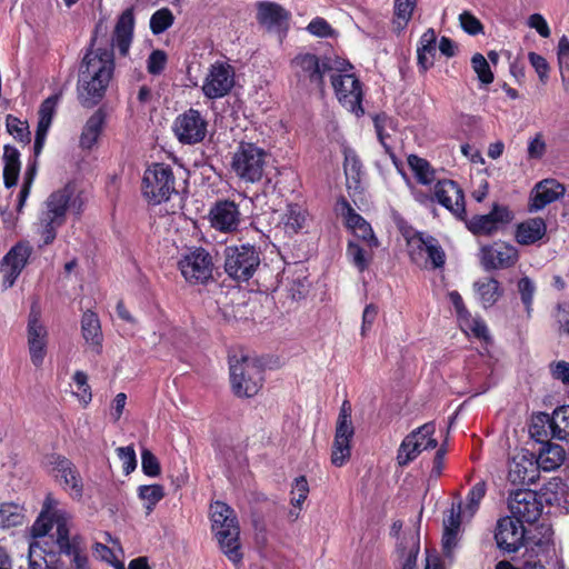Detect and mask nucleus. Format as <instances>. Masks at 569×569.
<instances>
[{"instance_id": "obj_62", "label": "nucleus", "mask_w": 569, "mask_h": 569, "mask_svg": "<svg viewBox=\"0 0 569 569\" xmlns=\"http://www.w3.org/2000/svg\"><path fill=\"white\" fill-rule=\"evenodd\" d=\"M167 64V54L162 50H153L147 60V70L150 74H160Z\"/></svg>"}, {"instance_id": "obj_54", "label": "nucleus", "mask_w": 569, "mask_h": 569, "mask_svg": "<svg viewBox=\"0 0 569 569\" xmlns=\"http://www.w3.org/2000/svg\"><path fill=\"white\" fill-rule=\"evenodd\" d=\"M471 66L476 72L478 80L482 84H490L493 81V73L487 59L481 53H475L471 58Z\"/></svg>"}, {"instance_id": "obj_11", "label": "nucleus", "mask_w": 569, "mask_h": 569, "mask_svg": "<svg viewBox=\"0 0 569 569\" xmlns=\"http://www.w3.org/2000/svg\"><path fill=\"white\" fill-rule=\"evenodd\" d=\"M143 196L152 204L168 201L177 193L172 168L164 163H154L143 174Z\"/></svg>"}, {"instance_id": "obj_24", "label": "nucleus", "mask_w": 569, "mask_h": 569, "mask_svg": "<svg viewBox=\"0 0 569 569\" xmlns=\"http://www.w3.org/2000/svg\"><path fill=\"white\" fill-rule=\"evenodd\" d=\"M523 523L512 517L498 520L495 539L498 547L506 552H516L525 542Z\"/></svg>"}, {"instance_id": "obj_46", "label": "nucleus", "mask_w": 569, "mask_h": 569, "mask_svg": "<svg viewBox=\"0 0 569 569\" xmlns=\"http://www.w3.org/2000/svg\"><path fill=\"white\" fill-rule=\"evenodd\" d=\"M347 257L360 272H363L368 269L373 253L372 249H366L358 242L350 240L347 246Z\"/></svg>"}, {"instance_id": "obj_17", "label": "nucleus", "mask_w": 569, "mask_h": 569, "mask_svg": "<svg viewBox=\"0 0 569 569\" xmlns=\"http://www.w3.org/2000/svg\"><path fill=\"white\" fill-rule=\"evenodd\" d=\"M172 129L181 143L196 144L204 140L208 121L199 110L190 108L176 118Z\"/></svg>"}, {"instance_id": "obj_3", "label": "nucleus", "mask_w": 569, "mask_h": 569, "mask_svg": "<svg viewBox=\"0 0 569 569\" xmlns=\"http://www.w3.org/2000/svg\"><path fill=\"white\" fill-rule=\"evenodd\" d=\"M82 199L77 192L76 184L67 183L63 188L52 192L44 202V209L41 211L37 226V233L41 237L42 246L53 242L57 237V230L66 221L67 211L74 214L82 211Z\"/></svg>"}, {"instance_id": "obj_63", "label": "nucleus", "mask_w": 569, "mask_h": 569, "mask_svg": "<svg viewBox=\"0 0 569 569\" xmlns=\"http://www.w3.org/2000/svg\"><path fill=\"white\" fill-rule=\"evenodd\" d=\"M547 150V144L541 132L536 133L528 142L527 154L529 159H541Z\"/></svg>"}, {"instance_id": "obj_4", "label": "nucleus", "mask_w": 569, "mask_h": 569, "mask_svg": "<svg viewBox=\"0 0 569 569\" xmlns=\"http://www.w3.org/2000/svg\"><path fill=\"white\" fill-rule=\"evenodd\" d=\"M59 501L52 495H47L41 511L53 517L56 523V542L59 552L71 558L74 569H88V557L83 540L80 536L70 537V515L59 509Z\"/></svg>"}, {"instance_id": "obj_42", "label": "nucleus", "mask_w": 569, "mask_h": 569, "mask_svg": "<svg viewBox=\"0 0 569 569\" xmlns=\"http://www.w3.org/2000/svg\"><path fill=\"white\" fill-rule=\"evenodd\" d=\"M408 166L420 184L430 186L437 182L436 170L426 159L410 154L408 157Z\"/></svg>"}, {"instance_id": "obj_59", "label": "nucleus", "mask_w": 569, "mask_h": 569, "mask_svg": "<svg viewBox=\"0 0 569 569\" xmlns=\"http://www.w3.org/2000/svg\"><path fill=\"white\" fill-rule=\"evenodd\" d=\"M53 526H56L53 517L46 515V512H41L31 527L32 538H44Z\"/></svg>"}, {"instance_id": "obj_5", "label": "nucleus", "mask_w": 569, "mask_h": 569, "mask_svg": "<svg viewBox=\"0 0 569 569\" xmlns=\"http://www.w3.org/2000/svg\"><path fill=\"white\" fill-rule=\"evenodd\" d=\"M211 521L212 531L222 552L234 565L240 563L242 560L240 528L233 510L227 503L216 501L211 505Z\"/></svg>"}, {"instance_id": "obj_16", "label": "nucleus", "mask_w": 569, "mask_h": 569, "mask_svg": "<svg viewBox=\"0 0 569 569\" xmlns=\"http://www.w3.org/2000/svg\"><path fill=\"white\" fill-rule=\"evenodd\" d=\"M508 508L512 518L522 523H532L540 518L543 505L538 492L520 488L510 492Z\"/></svg>"}, {"instance_id": "obj_48", "label": "nucleus", "mask_w": 569, "mask_h": 569, "mask_svg": "<svg viewBox=\"0 0 569 569\" xmlns=\"http://www.w3.org/2000/svg\"><path fill=\"white\" fill-rule=\"evenodd\" d=\"M137 492L139 499L143 501L147 513H150L164 497V488L158 483L139 486Z\"/></svg>"}, {"instance_id": "obj_53", "label": "nucleus", "mask_w": 569, "mask_h": 569, "mask_svg": "<svg viewBox=\"0 0 569 569\" xmlns=\"http://www.w3.org/2000/svg\"><path fill=\"white\" fill-rule=\"evenodd\" d=\"M72 380L76 387L73 395L79 399L81 403L87 406L92 399L91 388L88 383L87 373L78 370L74 372Z\"/></svg>"}, {"instance_id": "obj_44", "label": "nucleus", "mask_w": 569, "mask_h": 569, "mask_svg": "<svg viewBox=\"0 0 569 569\" xmlns=\"http://www.w3.org/2000/svg\"><path fill=\"white\" fill-rule=\"evenodd\" d=\"M549 427L553 438L569 440V406H561L553 410Z\"/></svg>"}, {"instance_id": "obj_41", "label": "nucleus", "mask_w": 569, "mask_h": 569, "mask_svg": "<svg viewBox=\"0 0 569 569\" xmlns=\"http://www.w3.org/2000/svg\"><path fill=\"white\" fill-rule=\"evenodd\" d=\"M31 253V244L28 241H19L2 258V266L22 272Z\"/></svg>"}, {"instance_id": "obj_1", "label": "nucleus", "mask_w": 569, "mask_h": 569, "mask_svg": "<svg viewBox=\"0 0 569 569\" xmlns=\"http://www.w3.org/2000/svg\"><path fill=\"white\" fill-rule=\"evenodd\" d=\"M114 71L113 53L108 49L89 51L82 59L78 79V98L83 107L98 104L106 94Z\"/></svg>"}, {"instance_id": "obj_14", "label": "nucleus", "mask_w": 569, "mask_h": 569, "mask_svg": "<svg viewBox=\"0 0 569 569\" xmlns=\"http://www.w3.org/2000/svg\"><path fill=\"white\" fill-rule=\"evenodd\" d=\"M213 258L203 248H193L184 253L178 267L182 277L192 284H203L212 278Z\"/></svg>"}, {"instance_id": "obj_61", "label": "nucleus", "mask_w": 569, "mask_h": 569, "mask_svg": "<svg viewBox=\"0 0 569 569\" xmlns=\"http://www.w3.org/2000/svg\"><path fill=\"white\" fill-rule=\"evenodd\" d=\"M459 21L462 30L470 36H477L483 32V26L480 20L469 11L460 13Z\"/></svg>"}, {"instance_id": "obj_37", "label": "nucleus", "mask_w": 569, "mask_h": 569, "mask_svg": "<svg viewBox=\"0 0 569 569\" xmlns=\"http://www.w3.org/2000/svg\"><path fill=\"white\" fill-rule=\"evenodd\" d=\"M82 336L88 345L92 347L96 352L101 349L102 332L100 320L92 311H86L81 319Z\"/></svg>"}, {"instance_id": "obj_7", "label": "nucleus", "mask_w": 569, "mask_h": 569, "mask_svg": "<svg viewBox=\"0 0 569 569\" xmlns=\"http://www.w3.org/2000/svg\"><path fill=\"white\" fill-rule=\"evenodd\" d=\"M403 237L412 263L426 269H440L445 266L446 253L435 237L416 230L405 231Z\"/></svg>"}, {"instance_id": "obj_49", "label": "nucleus", "mask_w": 569, "mask_h": 569, "mask_svg": "<svg viewBox=\"0 0 569 569\" xmlns=\"http://www.w3.org/2000/svg\"><path fill=\"white\" fill-rule=\"evenodd\" d=\"M487 492V485L483 480L475 483L467 496V503L463 508L465 519L470 520L479 509L480 501Z\"/></svg>"}, {"instance_id": "obj_43", "label": "nucleus", "mask_w": 569, "mask_h": 569, "mask_svg": "<svg viewBox=\"0 0 569 569\" xmlns=\"http://www.w3.org/2000/svg\"><path fill=\"white\" fill-rule=\"evenodd\" d=\"M26 510L16 502H3L0 505V528L10 529L24 523Z\"/></svg>"}, {"instance_id": "obj_21", "label": "nucleus", "mask_w": 569, "mask_h": 569, "mask_svg": "<svg viewBox=\"0 0 569 569\" xmlns=\"http://www.w3.org/2000/svg\"><path fill=\"white\" fill-rule=\"evenodd\" d=\"M433 196L437 202L449 210L456 218L460 220L466 219L465 194L457 182L449 179L437 180Z\"/></svg>"}, {"instance_id": "obj_56", "label": "nucleus", "mask_w": 569, "mask_h": 569, "mask_svg": "<svg viewBox=\"0 0 569 569\" xmlns=\"http://www.w3.org/2000/svg\"><path fill=\"white\" fill-rule=\"evenodd\" d=\"M463 517L462 503L452 505L449 513L443 518V531L460 532Z\"/></svg>"}, {"instance_id": "obj_23", "label": "nucleus", "mask_w": 569, "mask_h": 569, "mask_svg": "<svg viewBox=\"0 0 569 569\" xmlns=\"http://www.w3.org/2000/svg\"><path fill=\"white\" fill-rule=\"evenodd\" d=\"M291 13L281 4L272 1L257 3V21L267 31L286 34Z\"/></svg>"}, {"instance_id": "obj_8", "label": "nucleus", "mask_w": 569, "mask_h": 569, "mask_svg": "<svg viewBox=\"0 0 569 569\" xmlns=\"http://www.w3.org/2000/svg\"><path fill=\"white\" fill-rule=\"evenodd\" d=\"M267 164V152L251 142H241L236 149L231 168L236 176L244 182L254 183L261 180Z\"/></svg>"}, {"instance_id": "obj_45", "label": "nucleus", "mask_w": 569, "mask_h": 569, "mask_svg": "<svg viewBox=\"0 0 569 569\" xmlns=\"http://www.w3.org/2000/svg\"><path fill=\"white\" fill-rule=\"evenodd\" d=\"M54 553L47 551L39 540L29 543L28 561L30 569H50Z\"/></svg>"}, {"instance_id": "obj_32", "label": "nucleus", "mask_w": 569, "mask_h": 569, "mask_svg": "<svg viewBox=\"0 0 569 569\" xmlns=\"http://www.w3.org/2000/svg\"><path fill=\"white\" fill-rule=\"evenodd\" d=\"M547 233V224L542 218H529L517 224L516 241L522 246H530L541 240Z\"/></svg>"}, {"instance_id": "obj_6", "label": "nucleus", "mask_w": 569, "mask_h": 569, "mask_svg": "<svg viewBox=\"0 0 569 569\" xmlns=\"http://www.w3.org/2000/svg\"><path fill=\"white\" fill-rule=\"evenodd\" d=\"M232 390L238 397H253L262 387L263 370L260 361L249 356L229 358Z\"/></svg>"}, {"instance_id": "obj_31", "label": "nucleus", "mask_w": 569, "mask_h": 569, "mask_svg": "<svg viewBox=\"0 0 569 569\" xmlns=\"http://www.w3.org/2000/svg\"><path fill=\"white\" fill-rule=\"evenodd\" d=\"M308 224L309 214L307 210L297 203L288 204L279 221V227L289 237L303 232Z\"/></svg>"}, {"instance_id": "obj_15", "label": "nucleus", "mask_w": 569, "mask_h": 569, "mask_svg": "<svg viewBox=\"0 0 569 569\" xmlns=\"http://www.w3.org/2000/svg\"><path fill=\"white\" fill-rule=\"evenodd\" d=\"M355 428L351 421V406L343 401L336 426V435L331 450V463L335 467H342L351 456V440Z\"/></svg>"}, {"instance_id": "obj_55", "label": "nucleus", "mask_w": 569, "mask_h": 569, "mask_svg": "<svg viewBox=\"0 0 569 569\" xmlns=\"http://www.w3.org/2000/svg\"><path fill=\"white\" fill-rule=\"evenodd\" d=\"M417 0H395V17L400 27H406L410 21Z\"/></svg>"}, {"instance_id": "obj_33", "label": "nucleus", "mask_w": 569, "mask_h": 569, "mask_svg": "<svg viewBox=\"0 0 569 569\" xmlns=\"http://www.w3.org/2000/svg\"><path fill=\"white\" fill-rule=\"evenodd\" d=\"M541 538L536 539V537L531 538L533 546L531 547V551L539 558L538 561H527L525 563L523 569H545V566L541 562V557L547 558L551 552H555L552 536L553 531L549 526L542 525L540 527Z\"/></svg>"}, {"instance_id": "obj_12", "label": "nucleus", "mask_w": 569, "mask_h": 569, "mask_svg": "<svg viewBox=\"0 0 569 569\" xmlns=\"http://www.w3.org/2000/svg\"><path fill=\"white\" fill-rule=\"evenodd\" d=\"M26 335L30 361L36 368H41L48 353L49 331L41 320V310L37 303L31 306Z\"/></svg>"}, {"instance_id": "obj_51", "label": "nucleus", "mask_w": 569, "mask_h": 569, "mask_svg": "<svg viewBox=\"0 0 569 569\" xmlns=\"http://www.w3.org/2000/svg\"><path fill=\"white\" fill-rule=\"evenodd\" d=\"M7 131L18 141L29 143L30 131L27 121H22L19 118L8 114L6 118Z\"/></svg>"}, {"instance_id": "obj_35", "label": "nucleus", "mask_w": 569, "mask_h": 569, "mask_svg": "<svg viewBox=\"0 0 569 569\" xmlns=\"http://www.w3.org/2000/svg\"><path fill=\"white\" fill-rule=\"evenodd\" d=\"M565 449L559 445L547 443L538 456H536V466L538 471H552L559 468L565 461Z\"/></svg>"}, {"instance_id": "obj_29", "label": "nucleus", "mask_w": 569, "mask_h": 569, "mask_svg": "<svg viewBox=\"0 0 569 569\" xmlns=\"http://www.w3.org/2000/svg\"><path fill=\"white\" fill-rule=\"evenodd\" d=\"M134 27L133 10L126 9L119 17L112 37L113 47L121 56H127L131 46Z\"/></svg>"}, {"instance_id": "obj_47", "label": "nucleus", "mask_w": 569, "mask_h": 569, "mask_svg": "<svg viewBox=\"0 0 569 569\" xmlns=\"http://www.w3.org/2000/svg\"><path fill=\"white\" fill-rule=\"evenodd\" d=\"M458 321L460 328L467 336H472L483 341L489 340V331L482 319L473 318L470 312H468V315L461 317Z\"/></svg>"}, {"instance_id": "obj_27", "label": "nucleus", "mask_w": 569, "mask_h": 569, "mask_svg": "<svg viewBox=\"0 0 569 569\" xmlns=\"http://www.w3.org/2000/svg\"><path fill=\"white\" fill-rule=\"evenodd\" d=\"M565 187L556 179H545L536 184L530 194L529 211L542 210L565 194Z\"/></svg>"}, {"instance_id": "obj_39", "label": "nucleus", "mask_w": 569, "mask_h": 569, "mask_svg": "<svg viewBox=\"0 0 569 569\" xmlns=\"http://www.w3.org/2000/svg\"><path fill=\"white\" fill-rule=\"evenodd\" d=\"M104 123V114L97 110L86 122L79 144L82 149H91L98 141Z\"/></svg>"}, {"instance_id": "obj_22", "label": "nucleus", "mask_w": 569, "mask_h": 569, "mask_svg": "<svg viewBox=\"0 0 569 569\" xmlns=\"http://www.w3.org/2000/svg\"><path fill=\"white\" fill-rule=\"evenodd\" d=\"M210 226L217 231L231 233L241 224L239 206L230 200H219L209 210Z\"/></svg>"}, {"instance_id": "obj_13", "label": "nucleus", "mask_w": 569, "mask_h": 569, "mask_svg": "<svg viewBox=\"0 0 569 569\" xmlns=\"http://www.w3.org/2000/svg\"><path fill=\"white\" fill-rule=\"evenodd\" d=\"M46 465L50 475L72 499L80 500L82 498L83 481L70 459L62 455L51 453L47 457Z\"/></svg>"}, {"instance_id": "obj_26", "label": "nucleus", "mask_w": 569, "mask_h": 569, "mask_svg": "<svg viewBox=\"0 0 569 569\" xmlns=\"http://www.w3.org/2000/svg\"><path fill=\"white\" fill-rule=\"evenodd\" d=\"M518 257L517 248L505 242L481 248V263L486 270L509 268Z\"/></svg>"}, {"instance_id": "obj_20", "label": "nucleus", "mask_w": 569, "mask_h": 569, "mask_svg": "<svg viewBox=\"0 0 569 569\" xmlns=\"http://www.w3.org/2000/svg\"><path fill=\"white\" fill-rule=\"evenodd\" d=\"M234 86V71L227 63L216 62L202 84V92L209 99L222 98L230 92Z\"/></svg>"}, {"instance_id": "obj_2", "label": "nucleus", "mask_w": 569, "mask_h": 569, "mask_svg": "<svg viewBox=\"0 0 569 569\" xmlns=\"http://www.w3.org/2000/svg\"><path fill=\"white\" fill-rule=\"evenodd\" d=\"M327 72L339 104L357 118L365 116V84L355 67L345 58L322 56V73Z\"/></svg>"}, {"instance_id": "obj_25", "label": "nucleus", "mask_w": 569, "mask_h": 569, "mask_svg": "<svg viewBox=\"0 0 569 569\" xmlns=\"http://www.w3.org/2000/svg\"><path fill=\"white\" fill-rule=\"evenodd\" d=\"M512 219L513 214L506 206L493 204L489 213L475 216L467 222V227L473 234L490 236Z\"/></svg>"}, {"instance_id": "obj_34", "label": "nucleus", "mask_w": 569, "mask_h": 569, "mask_svg": "<svg viewBox=\"0 0 569 569\" xmlns=\"http://www.w3.org/2000/svg\"><path fill=\"white\" fill-rule=\"evenodd\" d=\"M299 79L320 81L319 58L312 53H300L291 62Z\"/></svg>"}, {"instance_id": "obj_30", "label": "nucleus", "mask_w": 569, "mask_h": 569, "mask_svg": "<svg viewBox=\"0 0 569 569\" xmlns=\"http://www.w3.org/2000/svg\"><path fill=\"white\" fill-rule=\"evenodd\" d=\"M435 425L428 422L406 436L397 452V463L400 467H406L413 461L421 453L419 445H417V436L421 432H425V435L435 433Z\"/></svg>"}, {"instance_id": "obj_38", "label": "nucleus", "mask_w": 569, "mask_h": 569, "mask_svg": "<svg viewBox=\"0 0 569 569\" xmlns=\"http://www.w3.org/2000/svg\"><path fill=\"white\" fill-rule=\"evenodd\" d=\"M437 37L432 29L422 33L417 49L418 66L422 71H427L433 66L436 54Z\"/></svg>"}, {"instance_id": "obj_18", "label": "nucleus", "mask_w": 569, "mask_h": 569, "mask_svg": "<svg viewBox=\"0 0 569 569\" xmlns=\"http://www.w3.org/2000/svg\"><path fill=\"white\" fill-rule=\"evenodd\" d=\"M335 210L337 214L343 219L347 229L350 230L358 240H361L369 249L379 247V240L371 224L355 211L346 198L341 197L337 200Z\"/></svg>"}, {"instance_id": "obj_36", "label": "nucleus", "mask_w": 569, "mask_h": 569, "mask_svg": "<svg viewBox=\"0 0 569 569\" xmlns=\"http://www.w3.org/2000/svg\"><path fill=\"white\" fill-rule=\"evenodd\" d=\"M477 299L483 308L492 307L502 296V289L498 280L493 278L479 279L473 284Z\"/></svg>"}, {"instance_id": "obj_50", "label": "nucleus", "mask_w": 569, "mask_h": 569, "mask_svg": "<svg viewBox=\"0 0 569 569\" xmlns=\"http://www.w3.org/2000/svg\"><path fill=\"white\" fill-rule=\"evenodd\" d=\"M460 532L443 531L441 538L442 557L451 566L459 548Z\"/></svg>"}, {"instance_id": "obj_52", "label": "nucleus", "mask_w": 569, "mask_h": 569, "mask_svg": "<svg viewBox=\"0 0 569 569\" xmlns=\"http://www.w3.org/2000/svg\"><path fill=\"white\" fill-rule=\"evenodd\" d=\"M173 14L167 9L157 10L150 18V29L153 34H160L169 29L173 23Z\"/></svg>"}, {"instance_id": "obj_64", "label": "nucleus", "mask_w": 569, "mask_h": 569, "mask_svg": "<svg viewBox=\"0 0 569 569\" xmlns=\"http://www.w3.org/2000/svg\"><path fill=\"white\" fill-rule=\"evenodd\" d=\"M119 459L122 462V468L126 475L131 473L137 467V457L133 447H119L117 449Z\"/></svg>"}, {"instance_id": "obj_10", "label": "nucleus", "mask_w": 569, "mask_h": 569, "mask_svg": "<svg viewBox=\"0 0 569 569\" xmlns=\"http://www.w3.org/2000/svg\"><path fill=\"white\" fill-rule=\"evenodd\" d=\"M326 131L330 142H335L343 156V171L349 192H359L362 188L365 169L358 153L346 141L336 121H329Z\"/></svg>"}, {"instance_id": "obj_40", "label": "nucleus", "mask_w": 569, "mask_h": 569, "mask_svg": "<svg viewBox=\"0 0 569 569\" xmlns=\"http://www.w3.org/2000/svg\"><path fill=\"white\" fill-rule=\"evenodd\" d=\"M3 181L7 188L16 186L20 172V152L17 148L7 144L3 149Z\"/></svg>"}, {"instance_id": "obj_9", "label": "nucleus", "mask_w": 569, "mask_h": 569, "mask_svg": "<svg viewBox=\"0 0 569 569\" xmlns=\"http://www.w3.org/2000/svg\"><path fill=\"white\" fill-rule=\"evenodd\" d=\"M224 271L236 281L251 279L260 266V251L252 244L228 246L224 249Z\"/></svg>"}, {"instance_id": "obj_19", "label": "nucleus", "mask_w": 569, "mask_h": 569, "mask_svg": "<svg viewBox=\"0 0 569 569\" xmlns=\"http://www.w3.org/2000/svg\"><path fill=\"white\" fill-rule=\"evenodd\" d=\"M539 478L536 455L521 450L512 456L508 466V481L513 486H529Z\"/></svg>"}, {"instance_id": "obj_60", "label": "nucleus", "mask_w": 569, "mask_h": 569, "mask_svg": "<svg viewBox=\"0 0 569 569\" xmlns=\"http://www.w3.org/2000/svg\"><path fill=\"white\" fill-rule=\"evenodd\" d=\"M141 469L149 477H158L161 471L158 458L147 448L141 451Z\"/></svg>"}, {"instance_id": "obj_58", "label": "nucleus", "mask_w": 569, "mask_h": 569, "mask_svg": "<svg viewBox=\"0 0 569 569\" xmlns=\"http://www.w3.org/2000/svg\"><path fill=\"white\" fill-rule=\"evenodd\" d=\"M408 543V552L405 555L401 545H399V550L401 551V557L405 558L401 569H416L417 557L419 553V537L418 535H411L407 540Z\"/></svg>"}, {"instance_id": "obj_28", "label": "nucleus", "mask_w": 569, "mask_h": 569, "mask_svg": "<svg viewBox=\"0 0 569 569\" xmlns=\"http://www.w3.org/2000/svg\"><path fill=\"white\" fill-rule=\"evenodd\" d=\"M58 101H59L58 96H51V97L47 98L40 106V109L38 112L39 120H38L34 144H33L34 156H39L40 152L42 151V148L44 146V141L47 138V133L52 123L53 116L56 113Z\"/></svg>"}, {"instance_id": "obj_57", "label": "nucleus", "mask_w": 569, "mask_h": 569, "mask_svg": "<svg viewBox=\"0 0 569 569\" xmlns=\"http://www.w3.org/2000/svg\"><path fill=\"white\" fill-rule=\"evenodd\" d=\"M557 58L561 80H566L568 78L569 71V39L567 36H562L559 39L557 48Z\"/></svg>"}]
</instances>
